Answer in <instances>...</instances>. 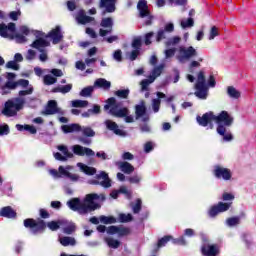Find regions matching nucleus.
<instances>
[{"instance_id":"1","label":"nucleus","mask_w":256,"mask_h":256,"mask_svg":"<svg viewBox=\"0 0 256 256\" xmlns=\"http://www.w3.org/2000/svg\"><path fill=\"white\" fill-rule=\"evenodd\" d=\"M196 121L200 127H210V129H213V121H215L217 124L216 132L223 137V141H233V134L227 132V127H231L234 121L229 112L223 110L218 115H215L213 111H209L202 116H197Z\"/></svg>"},{"instance_id":"2","label":"nucleus","mask_w":256,"mask_h":256,"mask_svg":"<svg viewBox=\"0 0 256 256\" xmlns=\"http://www.w3.org/2000/svg\"><path fill=\"white\" fill-rule=\"evenodd\" d=\"M105 201V194L91 193L87 194L84 201L81 202L79 198H72L67 202V205L71 211H77L79 215H87L91 211H96L101 205L95 203V201Z\"/></svg>"},{"instance_id":"3","label":"nucleus","mask_w":256,"mask_h":256,"mask_svg":"<svg viewBox=\"0 0 256 256\" xmlns=\"http://www.w3.org/2000/svg\"><path fill=\"white\" fill-rule=\"evenodd\" d=\"M63 225H67V222L64 220H52L50 222H45L43 219L35 220L33 218H27L24 220V227L26 229H30L33 235H37V233L45 231L47 227L50 231H59Z\"/></svg>"},{"instance_id":"4","label":"nucleus","mask_w":256,"mask_h":256,"mask_svg":"<svg viewBox=\"0 0 256 256\" xmlns=\"http://www.w3.org/2000/svg\"><path fill=\"white\" fill-rule=\"evenodd\" d=\"M24 105L25 99L21 97L7 100L4 104L2 115H5V117H15V115H17V113L23 109Z\"/></svg>"},{"instance_id":"5","label":"nucleus","mask_w":256,"mask_h":256,"mask_svg":"<svg viewBox=\"0 0 256 256\" xmlns=\"http://www.w3.org/2000/svg\"><path fill=\"white\" fill-rule=\"evenodd\" d=\"M118 107L119 105H117V100L115 97H110L107 99L104 109L105 111L110 109V114L118 118L127 117V115H129V109H127V107L117 110Z\"/></svg>"},{"instance_id":"6","label":"nucleus","mask_w":256,"mask_h":256,"mask_svg":"<svg viewBox=\"0 0 256 256\" xmlns=\"http://www.w3.org/2000/svg\"><path fill=\"white\" fill-rule=\"evenodd\" d=\"M195 93L194 95H196L198 97V99H207V83L205 82V72L204 71H200L198 73L197 76V81L195 84Z\"/></svg>"},{"instance_id":"7","label":"nucleus","mask_w":256,"mask_h":256,"mask_svg":"<svg viewBox=\"0 0 256 256\" xmlns=\"http://www.w3.org/2000/svg\"><path fill=\"white\" fill-rule=\"evenodd\" d=\"M90 185H100L104 189H109L111 187V178L107 172L102 171L99 174H96V179L90 181Z\"/></svg>"},{"instance_id":"8","label":"nucleus","mask_w":256,"mask_h":256,"mask_svg":"<svg viewBox=\"0 0 256 256\" xmlns=\"http://www.w3.org/2000/svg\"><path fill=\"white\" fill-rule=\"evenodd\" d=\"M231 205H233V202H218V204L211 206L208 211V215L210 217H217L219 213L229 211V209H231Z\"/></svg>"},{"instance_id":"9","label":"nucleus","mask_w":256,"mask_h":256,"mask_svg":"<svg viewBox=\"0 0 256 256\" xmlns=\"http://www.w3.org/2000/svg\"><path fill=\"white\" fill-rule=\"evenodd\" d=\"M131 47L133 50L129 53V59L130 61H136L137 57L141 55V47H143V41L141 40V37L133 38Z\"/></svg>"},{"instance_id":"10","label":"nucleus","mask_w":256,"mask_h":256,"mask_svg":"<svg viewBox=\"0 0 256 256\" xmlns=\"http://www.w3.org/2000/svg\"><path fill=\"white\" fill-rule=\"evenodd\" d=\"M213 175L216 177V179H223L224 181H230L231 177H233V174L229 168L219 165L214 166Z\"/></svg>"},{"instance_id":"11","label":"nucleus","mask_w":256,"mask_h":256,"mask_svg":"<svg viewBox=\"0 0 256 256\" xmlns=\"http://www.w3.org/2000/svg\"><path fill=\"white\" fill-rule=\"evenodd\" d=\"M180 61H189V59H193V57H197V50L193 46L180 47Z\"/></svg>"},{"instance_id":"12","label":"nucleus","mask_w":256,"mask_h":256,"mask_svg":"<svg viewBox=\"0 0 256 256\" xmlns=\"http://www.w3.org/2000/svg\"><path fill=\"white\" fill-rule=\"evenodd\" d=\"M117 0H100L99 9H104V13H115L117 10Z\"/></svg>"},{"instance_id":"13","label":"nucleus","mask_w":256,"mask_h":256,"mask_svg":"<svg viewBox=\"0 0 256 256\" xmlns=\"http://www.w3.org/2000/svg\"><path fill=\"white\" fill-rule=\"evenodd\" d=\"M47 37L52 39L53 45H57L61 43V41L63 40V34L61 33V26H56L54 29H52L48 33Z\"/></svg>"},{"instance_id":"14","label":"nucleus","mask_w":256,"mask_h":256,"mask_svg":"<svg viewBox=\"0 0 256 256\" xmlns=\"http://www.w3.org/2000/svg\"><path fill=\"white\" fill-rule=\"evenodd\" d=\"M201 253L204 256H217L220 253L219 245L218 244H212L208 246L202 245Z\"/></svg>"},{"instance_id":"15","label":"nucleus","mask_w":256,"mask_h":256,"mask_svg":"<svg viewBox=\"0 0 256 256\" xmlns=\"http://www.w3.org/2000/svg\"><path fill=\"white\" fill-rule=\"evenodd\" d=\"M73 153L79 157H84V155H87V157H93L95 155V152L91 150V148L83 147L81 145H74Z\"/></svg>"},{"instance_id":"16","label":"nucleus","mask_w":256,"mask_h":256,"mask_svg":"<svg viewBox=\"0 0 256 256\" xmlns=\"http://www.w3.org/2000/svg\"><path fill=\"white\" fill-rule=\"evenodd\" d=\"M60 109L57 106V101L50 100L48 101L45 110H43L41 113L42 115H55L59 113Z\"/></svg>"},{"instance_id":"17","label":"nucleus","mask_w":256,"mask_h":256,"mask_svg":"<svg viewBox=\"0 0 256 256\" xmlns=\"http://www.w3.org/2000/svg\"><path fill=\"white\" fill-rule=\"evenodd\" d=\"M15 23L10 22L8 25L5 23L0 24V37H4V39H7L9 37V31L10 33H15Z\"/></svg>"},{"instance_id":"18","label":"nucleus","mask_w":256,"mask_h":256,"mask_svg":"<svg viewBox=\"0 0 256 256\" xmlns=\"http://www.w3.org/2000/svg\"><path fill=\"white\" fill-rule=\"evenodd\" d=\"M76 21L80 24V25H87V23H91L92 21H95L94 17L91 16H87V14H85V10H80L76 16Z\"/></svg>"},{"instance_id":"19","label":"nucleus","mask_w":256,"mask_h":256,"mask_svg":"<svg viewBox=\"0 0 256 256\" xmlns=\"http://www.w3.org/2000/svg\"><path fill=\"white\" fill-rule=\"evenodd\" d=\"M147 115V106L145 101L142 100L140 104L135 106V119H141V117H145Z\"/></svg>"},{"instance_id":"20","label":"nucleus","mask_w":256,"mask_h":256,"mask_svg":"<svg viewBox=\"0 0 256 256\" xmlns=\"http://www.w3.org/2000/svg\"><path fill=\"white\" fill-rule=\"evenodd\" d=\"M137 9L142 19L145 17H149V6H147V0H139L137 4Z\"/></svg>"},{"instance_id":"21","label":"nucleus","mask_w":256,"mask_h":256,"mask_svg":"<svg viewBox=\"0 0 256 256\" xmlns=\"http://www.w3.org/2000/svg\"><path fill=\"white\" fill-rule=\"evenodd\" d=\"M0 217H6L7 219H15V217H17V212H15V210H13L11 206H6L0 210Z\"/></svg>"},{"instance_id":"22","label":"nucleus","mask_w":256,"mask_h":256,"mask_svg":"<svg viewBox=\"0 0 256 256\" xmlns=\"http://www.w3.org/2000/svg\"><path fill=\"white\" fill-rule=\"evenodd\" d=\"M31 47L33 49H38V51H40V53H43V47H49V42L43 38H38L36 39L32 44Z\"/></svg>"},{"instance_id":"23","label":"nucleus","mask_w":256,"mask_h":256,"mask_svg":"<svg viewBox=\"0 0 256 256\" xmlns=\"http://www.w3.org/2000/svg\"><path fill=\"white\" fill-rule=\"evenodd\" d=\"M156 99L152 100V108L154 113H159V109H161V99H165L166 95L163 92H157Z\"/></svg>"},{"instance_id":"24","label":"nucleus","mask_w":256,"mask_h":256,"mask_svg":"<svg viewBox=\"0 0 256 256\" xmlns=\"http://www.w3.org/2000/svg\"><path fill=\"white\" fill-rule=\"evenodd\" d=\"M94 87H98V89H104V91H109V89H111V82L107 81L105 78H98L94 82Z\"/></svg>"},{"instance_id":"25","label":"nucleus","mask_w":256,"mask_h":256,"mask_svg":"<svg viewBox=\"0 0 256 256\" xmlns=\"http://www.w3.org/2000/svg\"><path fill=\"white\" fill-rule=\"evenodd\" d=\"M105 125L109 131H113L115 135H123V130L119 129V125H117L114 121L106 120Z\"/></svg>"},{"instance_id":"26","label":"nucleus","mask_w":256,"mask_h":256,"mask_svg":"<svg viewBox=\"0 0 256 256\" xmlns=\"http://www.w3.org/2000/svg\"><path fill=\"white\" fill-rule=\"evenodd\" d=\"M63 133H79L81 131V125L79 124H70V125H63L61 127Z\"/></svg>"},{"instance_id":"27","label":"nucleus","mask_w":256,"mask_h":256,"mask_svg":"<svg viewBox=\"0 0 256 256\" xmlns=\"http://www.w3.org/2000/svg\"><path fill=\"white\" fill-rule=\"evenodd\" d=\"M59 241L63 247H69V245L71 247H75V245H77V241L75 240V238L69 236H63L59 239Z\"/></svg>"},{"instance_id":"28","label":"nucleus","mask_w":256,"mask_h":256,"mask_svg":"<svg viewBox=\"0 0 256 256\" xmlns=\"http://www.w3.org/2000/svg\"><path fill=\"white\" fill-rule=\"evenodd\" d=\"M119 167L120 170L126 175H131V173L135 171V167H133V165H131L129 162H121Z\"/></svg>"},{"instance_id":"29","label":"nucleus","mask_w":256,"mask_h":256,"mask_svg":"<svg viewBox=\"0 0 256 256\" xmlns=\"http://www.w3.org/2000/svg\"><path fill=\"white\" fill-rule=\"evenodd\" d=\"M17 131H29L31 135H35L37 133V128L35 126H31L29 124L22 125V124H17L16 125Z\"/></svg>"},{"instance_id":"30","label":"nucleus","mask_w":256,"mask_h":256,"mask_svg":"<svg viewBox=\"0 0 256 256\" xmlns=\"http://www.w3.org/2000/svg\"><path fill=\"white\" fill-rule=\"evenodd\" d=\"M73 89V84H67L64 86H58L52 89V93H62L65 95L66 93H69Z\"/></svg>"},{"instance_id":"31","label":"nucleus","mask_w":256,"mask_h":256,"mask_svg":"<svg viewBox=\"0 0 256 256\" xmlns=\"http://www.w3.org/2000/svg\"><path fill=\"white\" fill-rule=\"evenodd\" d=\"M99 113H101V106L95 104L93 109H88L86 112H83L82 117L88 118L91 115H99Z\"/></svg>"},{"instance_id":"32","label":"nucleus","mask_w":256,"mask_h":256,"mask_svg":"<svg viewBox=\"0 0 256 256\" xmlns=\"http://www.w3.org/2000/svg\"><path fill=\"white\" fill-rule=\"evenodd\" d=\"M100 223H103L104 225H112L113 223H117V218L113 216H105L102 215L99 217Z\"/></svg>"},{"instance_id":"33","label":"nucleus","mask_w":256,"mask_h":256,"mask_svg":"<svg viewBox=\"0 0 256 256\" xmlns=\"http://www.w3.org/2000/svg\"><path fill=\"white\" fill-rule=\"evenodd\" d=\"M227 95H229L231 99H239V97H241V92L236 90V88L233 86H228Z\"/></svg>"},{"instance_id":"34","label":"nucleus","mask_w":256,"mask_h":256,"mask_svg":"<svg viewBox=\"0 0 256 256\" xmlns=\"http://www.w3.org/2000/svg\"><path fill=\"white\" fill-rule=\"evenodd\" d=\"M75 231H77V226L73 222H70L66 227L63 228V233H65V235H73Z\"/></svg>"},{"instance_id":"35","label":"nucleus","mask_w":256,"mask_h":256,"mask_svg":"<svg viewBox=\"0 0 256 256\" xmlns=\"http://www.w3.org/2000/svg\"><path fill=\"white\" fill-rule=\"evenodd\" d=\"M171 239H173V236H171V235H166V236L160 238L157 242V249H161V247H165V245H167V243H169V241H171Z\"/></svg>"},{"instance_id":"36","label":"nucleus","mask_w":256,"mask_h":256,"mask_svg":"<svg viewBox=\"0 0 256 256\" xmlns=\"http://www.w3.org/2000/svg\"><path fill=\"white\" fill-rule=\"evenodd\" d=\"M164 67H165V65H163V64H160L159 66L154 67V69L152 70L151 79L155 81V79H157V77H159L161 75V73H163Z\"/></svg>"},{"instance_id":"37","label":"nucleus","mask_w":256,"mask_h":256,"mask_svg":"<svg viewBox=\"0 0 256 256\" xmlns=\"http://www.w3.org/2000/svg\"><path fill=\"white\" fill-rule=\"evenodd\" d=\"M95 91V86H87L80 91L81 97H91Z\"/></svg>"},{"instance_id":"38","label":"nucleus","mask_w":256,"mask_h":256,"mask_svg":"<svg viewBox=\"0 0 256 256\" xmlns=\"http://www.w3.org/2000/svg\"><path fill=\"white\" fill-rule=\"evenodd\" d=\"M129 89L117 90L114 92V95L119 99H128L129 97Z\"/></svg>"},{"instance_id":"39","label":"nucleus","mask_w":256,"mask_h":256,"mask_svg":"<svg viewBox=\"0 0 256 256\" xmlns=\"http://www.w3.org/2000/svg\"><path fill=\"white\" fill-rule=\"evenodd\" d=\"M81 169L86 175H95V173H97V169L91 166H87L85 164H82Z\"/></svg>"},{"instance_id":"40","label":"nucleus","mask_w":256,"mask_h":256,"mask_svg":"<svg viewBox=\"0 0 256 256\" xmlns=\"http://www.w3.org/2000/svg\"><path fill=\"white\" fill-rule=\"evenodd\" d=\"M101 27L113 29V19L111 17L104 18L100 23Z\"/></svg>"},{"instance_id":"41","label":"nucleus","mask_w":256,"mask_h":256,"mask_svg":"<svg viewBox=\"0 0 256 256\" xmlns=\"http://www.w3.org/2000/svg\"><path fill=\"white\" fill-rule=\"evenodd\" d=\"M106 243L112 249H119V246L121 245V242L119 240H115L113 238H107Z\"/></svg>"},{"instance_id":"42","label":"nucleus","mask_w":256,"mask_h":256,"mask_svg":"<svg viewBox=\"0 0 256 256\" xmlns=\"http://www.w3.org/2000/svg\"><path fill=\"white\" fill-rule=\"evenodd\" d=\"M119 221L120 223H131L133 221V215L121 213L119 215Z\"/></svg>"},{"instance_id":"43","label":"nucleus","mask_w":256,"mask_h":256,"mask_svg":"<svg viewBox=\"0 0 256 256\" xmlns=\"http://www.w3.org/2000/svg\"><path fill=\"white\" fill-rule=\"evenodd\" d=\"M57 83V79L53 77L52 75H45L44 76V84L46 85H55Z\"/></svg>"},{"instance_id":"44","label":"nucleus","mask_w":256,"mask_h":256,"mask_svg":"<svg viewBox=\"0 0 256 256\" xmlns=\"http://www.w3.org/2000/svg\"><path fill=\"white\" fill-rule=\"evenodd\" d=\"M193 25H195V21L193 20V18H188L185 21H181L182 29H187L189 27H193Z\"/></svg>"},{"instance_id":"45","label":"nucleus","mask_w":256,"mask_h":256,"mask_svg":"<svg viewBox=\"0 0 256 256\" xmlns=\"http://www.w3.org/2000/svg\"><path fill=\"white\" fill-rule=\"evenodd\" d=\"M89 101L87 100H74L72 101V107H87Z\"/></svg>"},{"instance_id":"46","label":"nucleus","mask_w":256,"mask_h":256,"mask_svg":"<svg viewBox=\"0 0 256 256\" xmlns=\"http://www.w3.org/2000/svg\"><path fill=\"white\" fill-rule=\"evenodd\" d=\"M240 222L239 217H230L227 219V225H229V227H235V225H239Z\"/></svg>"},{"instance_id":"47","label":"nucleus","mask_w":256,"mask_h":256,"mask_svg":"<svg viewBox=\"0 0 256 256\" xmlns=\"http://www.w3.org/2000/svg\"><path fill=\"white\" fill-rule=\"evenodd\" d=\"M58 151H61L65 157H73V153L69 152V149L65 145H59L58 146Z\"/></svg>"},{"instance_id":"48","label":"nucleus","mask_w":256,"mask_h":256,"mask_svg":"<svg viewBox=\"0 0 256 256\" xmlns=\"http://www.w3.org/2000/svg\"><path fill=\"white\" fill-rule=\"evenodd\" d=\"M131 234V229L126 227H118V235L119 237H125Z\"/></svg>"},{"instance_id":"49","label":"nucleus","mask_w":256,"mask_h":256,"mask_svg":"<svg viewBox=\"0 0 256 256\" xmlns=\"http://www.w3.org/2000/svg\"><path fill=\"white\" fill-rule=\"evenodd\" d=\"M216 37H219V29L216 26H213L210 30L209 41H213Z\"/></svg>"},{"instance_id":"50","label":"nucleus","mask_w":256,"mask_h":256,"mask_svg":"<svg viewBox=\"0 0 256 256\" xmlns=\"http://www.w3.org/2000/svg\"><path fill=\"white\" fill-rule=\"evenodd\" d=\"M5 89H17V81L13 82V81H7L5 83V85L2 87V90L5 91Z\"/></svg>"},{"instance_id":"51","label":"nucleus","mask_w":256,"mask_h":256,"mask_svg":"<svg viewBox=\"0 0 256 256\" xmlns=\"http://www.w3.org/2000/svg\"><path fill=\"white\" fill-rule=\"evenodd\" d=\"M82 133L85 137H95V131L91 127L83 128Z\"/></svg>"},{"instance_id":"52","label":"nucleus","mask_w":256,"mask_h":256,"mask_svg":"<svg viewBox=\"0 0 256 256\" xmlns=\"http://www.w3.org/2000/svg\"><path fill=\"white\" fill-rule=\"evenodd\" d=\"M153 81L154 80L152 78H150V80L149 79L142 80L140 83L142 91H147L149 85H151V83H153Z\"/></svg>"},{"instance_id":"53","label":"nucleus","mask_w":256,"mask_h":256,"mask_svg":"<svg viewBox=\"0 0 256 256\" xmlns=\"http://www.w3.org/2000/svg\"><path fill=\"white\" fill-rule=\"evenodd\" d=\"M153 35H155L154 32H148L145 34L144 36V44L145 45H151L153 42L151 41V39H153Z\"/></svg>"},{"instance_id":"54","label":"nucleus","mask_w":256,"mask_h":256,"mask_svg":"<svg viewBox=\"0 0 256 256\" xmlns=\"http://www.w3.org/2000/svg\"><path fill=\"white\" fill-rule=\"evenodd\" d=\"M6 67H7V69H13V71H19V64H17V62H15V60L8 61L6 63Z\"/></svg>"},{"instance_id":"55","label":"nucleus","mask_w":256,"mask_h":256,"mask_svg":"<svg viewBox=\"0 0 256 256\" xmlns=\"http://www.w3.org/2000/svg\"><path fill=\"white\" fill-rule=\"evenodd\" d=\"M33 86H30L27 90H20L18 92L19 97H25L26 95H33Z\"/></svg>"},{"instance_id":"56","label":"nucleus","mask_w":256,"mask_h":256,"mask_svg":"<svg viewBox=\"0 0 256 256\" xmlns=\"http://www.w3.org/2000/svg\"><path fill=\"white\" fill-rule=\"evenodd\" d=\"M170 241H172L173 245H187V241H185L184 237L174 239L172 236V239Z\"/></svg>"},{"instance_id":"57","label":"nucleus","mask_w":256,"mask_h":256,"mask_svg":"<svg viewBox=\"0 0 256 256\" xmlns=\"http://www.w3.org/2000/svg\"><path fill=\"white\" fill-rule=\"evenodd\" d=\"M165 31L164 30H159L156 34V41L157 43H161V41H163V39H167V36L165 35Z\"/></svg>"},{"instance_id":"58","label":"nucleus","mask_w":256,"mask_h":256,"mask_svg":"<svg viewBox=\"0 0 256 256\" xmlns=\"http://www.w3.org/2000/svg\"><path fill=\"white\" fill-rule=\"evenodd\" d=\"M179 43H181V37L174 36L172 39L166 42V45L169 47L170 45H177Z\"/></svg>"},{"instance_id":"59","label":"nucleus","mask_w":256,"mask_h":256,"mask_svg":"<svg viewBox=\"0 0 256 256\" xmlns=\"http://www.w3.org/2000/svg\"><path fill=\"white\" fill-rule=\"evenodd\" d=\"M141 205V199H137L136 204L132 207L134 214L141 213Z\"/></svg>"},{"instance_id":"60","label":"nucleus","mask_w":256,"mask_h":256,"mask_svg":"<svg viewBox=\"0 0 256 256\" xmlns=\"http://www.w3.org/2000/svg\"><path fill=\"white\" fill-rule=\"evenodd\" d=\"M17 83V87H22L23 89H27V87H29V80L26 79H19L18 81H16Z\"/></svg>"},{"instance_id":"61","label":"nucleus","mask_w":256,"mask_h":256,"mask_svg":"<svg viewBox=\"0 0 256 256\" xmlns=\"http://www.w3.org/2000/svg\"><path fill=\"white\" fill-rule=\"evenodd\" d=\"M3 135H9V125L7 124L0 125V136Z\"/></svg>"},{"instance_id":"62","label":"nucleus","mask_w":256,"mask_h":256,"mask_svg":"<svg viewBox=\"0 0 256 256\" xmlns=\"http://www.w3.org/2000/svg\"><path fill=\"white\" fill-rule=\"evenodd\" d=\"M235 199V195L228 193V192H224L222 194V200L224 201H233Z\"/></svg>"},{"instance_id":"63","label":"nucleus","mask_w":256,"mask_h":256,"mask_svg":"<svg viewBox=\"0 0 256 256\" xmlns=\"http://www.w3.org/2000/svg\"><path fill=\"white\" fill-rule=\"evenodd\" d=\"M39 215L41 219H49V217H51V214H49V212L44 208H41L39 210Z\"/></svg>"},{"instance_id":"64","label":"nucleus","mask_w":256,"mask_h":256,"mask_svg":"<svg viewBox=\"0 0 256 256\" xmlns=\"http://www.w3.org/2000/svg\"><path fill=\"white\" fill-rule=\"evenodd\" d=\"M113 57L116 61L121 62L123 61V52L120 49H118L114 52Z\"/></svg>"}]
</instances>
